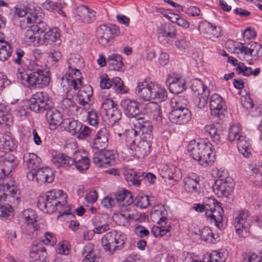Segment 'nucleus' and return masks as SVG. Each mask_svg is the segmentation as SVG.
I'll list each match as a JSON object with an SVG mask.
<instances>
[{"instance_id":"nucleus-1","label":"nucleus","mask_w":262,"mask_h":262,"mask_svg":"<svg viewBox=\"0 0 262 262\" xmlns=\"http://www.w3.org/2000/svg\"><path fill=\"white\" fill-rule=\"evenodd\" d=\"M23 68L26 72L27 82L30 89L42 88L49 84V71L45 66L39 64L34 60L27 59L23 61Z\"/></svg>"},{"instance_id":"nucleus-2","label":"nucleus","mask_w":262,"mask_h":262,"mask_svg":"<svg viewBox=\"0 0 262 262\" xmlns=\"http://www.w3.org/2000/svg\"><path fill=\"white\" fill-rule=\"evenodd\" d=\"M8 179L1 182L0 181V201L8 202L11 204L6 205H0V216L7 217L12 215L13 208L17 207L20 202V192L12 182L9 184Z\"/></svg>"},{"instance_id":"nucleus-3","label":"nucleus","mask_w":262,"mask_h":262,"mask_svg":"<svg viewBox=\"0 0 262 262\" xmlns=\"http://www.w3.org/2000/svg\"><path fill=\"white\" fill-rule=\"evenodd\" d=\"M193 209L199 212L205 211V215L211 223L220 229L223 228L224 210L222 204L215 199L207 198L204 204H194Z\"/></svg>"},{"instance_id":"nucleus-4","label":"nucleus","mask_w":262,"mask_h":262,"mask_svg":"<svg viewBox=\"0 0 262 262\" xmlns=\"http://www.w3.org/2000/svg\"><path fill=\"white\" fill-rule=\"evenodd\" d=\"M136 94L145 101H165L167 98V91L160 84L146 81L138 83L135 89Z\"/></svg>"},{"instance_id":"nucleus-5","label":"nucleus","mask_w":262,"mask_h":262,"mask_svg":"<svg viewBox=\"0 0 262 262\" xmlns=\"http://www.w3.org/2000/svg\"><path fill=\"white\" fill-rule=\"evenodd\" d=\"M67 195L60 190L47 192L46 197L39 196L38 207L46 213H51L57 210L67 203Z\"/></svg>"},{"instance_id":"nucleus-6","label":"nucleus","mask_w":262,"mask_h":262,"mask_svg":"<svg viewBox=\"0 0 262 262\" xmlns=\"http://www.w3.org/2000/svg\"><path fill=\"white\" fill-rule=\"evenodd\" d=\"M187 103V100L182 97L171 100V104L173 110L169 114V119L171 122L181 125L187 123L191 120V112L184 106Z\"/></svg>"},{"instance_id":"nucleus-7","label":"nucleus","mask_w":262,"mask_h":262,"mask_svg":"<svg viewBox=\"0 0 262 262\" xmlns=\"http://www.w3.org/2000/svg\"><path fill=\"white\" fill-rule=\"evenodd\" d=\"M14 16L20 19V27L25 29L27 25H31L33 20H39L44 17V14L39 7H28L24 4L19 3L14 8Z\"/></svg>"},{"instance_id":"nucleus-8","label":"nucleus","mask_w":262,"mask_h":262,"mask_svg":"<svg viewBox=\"0 0 262 262\" xmlns=\"http://www.w3.org/2000/svg\"><path fill=\"white\" fill-rule=\"evenodd\" d=\"M139 140L138 132L134 129L127 133L126 141L129 144L128 152L130 156L137 158H144L149 152L150 146L148 142L146 141H140L136 145V142Z\"/></svg>"},{"instance_id":"nucleus-9","label":"nucleus","mask_w":262,"mask_h":262,"mask_svg":"<svg viewBox=\"0 0 262 262\" xmlns=\"http://www.w3.org/2000/svg\"><path fill=\"white\" fill-rule=\"evenodd\" d=\"M126 236L123 233L116 231L106 233L102 238V246L108 254L112 255L117 250L123 249L125 243Z\"/></svg>"},{"instance_id":"nucleus-10","label":"nucleus","mask_w":262,"mask_h":262,"mask_svg":"<svg viewBox=\"0 0 262 262\" xmlns=\"http://www.w3.org/2000/svg\"><path fill=\"white\" fill-rule=\"evenodd\" d=\"M39 19V20H33L31 25H27L25 29L28 28L24 36L25 41L28 44H33L34 46H39L38 39L39 37V32L45 30L44 27H46L45 23Z\"/></svg>"},{"instance_id":"nucleus-11","label":"nucleus","mask_w":262,"mask_h":262,"mask_svg":"<svg viewBox=\"0 0 262 262\" xmlns=\"http://www.w3.org/2000/svg\"><path fill=\"white\" fill-rule=\"evenodd\" d=\"M251 223L248 211L245 209L239 210L235 219L236 232L242 237H247L249 235Z\"/></svg>"},{"instance_id":"nucleus-12","label":"nucleus","mask_w":262,"mask_h":262,"mask_svg":"<svg viewBox=\"0 0 262 262\" xmlns=\"http://www.w3.org/2000/svg\"><path fill=\"white\" fill-rule=\"evenodd\" d=\"M119 34V28L115 25L107 26L102 25L97 30L99 42L103 46L110 45L113 42V35L117 36Z\"/></svg>"},{"instance_id":"nucleus-13","label":"nucleus","mask_w":262,"mask_h":262,"mask_svg":"<svg viewBox=\"0 0 262 262\" xmlns=\"http://www.w3.org/2000/svg\"><path fill=\"white\" fill-rule=\"evenodd\" d=\"M46 93L42 92H37L33 97L27 101L30 109L36 113H43L45 112L49 103L51 102L47 99L45 96Z\"/></svg>"},{"instance_id":"nucleus-14","label":"nucleus","mask_w":262,"mask_h":262,"mask_svg":"<svg viewBox=\"0 0 262 262\" xmlns=\"http://www.w3.org/2000/svg\"><path fill=\"white\" fill-rule=\"evenodd\" d=\"M46 28L43 27L45 30L39 32L38 39L39 46L51 45L55 43V45H59L61 43L60 39V34L57 29H50L45 23Z\"/></svg>"},{"instance_id":"nucleus-15","label":"nucleus","mask_w":262,"mask_h":262,"mask_svg":"<svg viewBox=\"0 0 262 262\" xmlns=\"http://www.w3.org/2000/svg\"><path fill=\"white\" fill-rule=\"evenodd\" d=\"M234 184L233 180L227 177L225 179L216 180L212 186L214 193L219 197H227L233 191Z\"/></svg>"},{"instance_id":"nucleus-16","label":"nucleus","mask_w":262,"mask_h":262,"mask_svg":"<svg viewBox=\"0 0 262 262\" xmlns=\"http://www.w3.org/2000/svg\"><path fill=\"white\" fill-rule=\"evenodd\" d=\"M17 165L16 158L10 153H6L3 156H0V170L2 171L5 176H8L12 171L16 167ZM8 179V182H14L9 181L8 177H5L4 178H1L0 181L3 182V180ZM13 184V183H12Z\"/></svg>"},{"instance_id":"nucleus-17","label":"nucleus","mask_w":262,"mask_h":262,"mask_svg":"<svg viewBox=\"0 0 262 262\" xmlns=\"http://www.w3.org/2000/svg\"><path fill=\"white\" fill-rule=\"evenodd\" d=\"M234 50L245 55H250L254 57L262 56V46L256 42H251L247 46L241 42H236L234 45Z\"/></svg>"},{"instance_id":"nucleus-18","label":"nucleus","mask_w":262,"mask_h":262,"mask_svg":"<svg viewBox=\"0 0 262 262\" xmlns=\"http://www.w3.org/2000/svg\"><path fill=\"white\" fill-rule=\"evenodd\" d=\"M46 118L51 130H55L57 126H61L62 115L60 112L54 107L52 102L45 111Z\"/></svg>"},{"instance_id":"nucleus-19","label":"nucleus","mask_w":262,"mask_h":262,"mask_svg":"<svg viewBox=\"0 0 262 262\" xmlns=\"http://www.w3.org/2000/svg\"><path fill=\"white\" fill-rule=\"evenodd\" d=\"M100 86L103 89H108L112 87L117 93L120 94L127 93L128 90V88L124 85L122 80L118 77H114L112 80L101 77Z\"/></svg>"},{"instance_id":"nucleus-20","label":"nucleus","mask_w":262,"mask_h":262,"mask_svg":"<svg viewBox=\"0 0 262 262\" xmlns=\"http://www.w3.org/2000/svg\"><path fill=\"white\" fill-rule=\"evenodd\" d=\"M199 30L205 38L214 40L221 36V28L208 21H202L199 26Z\"/></svg>"},{"instance_id":"nucleus-21","label":"nucleus","mask_w":262,"mask_h":262,"mask_svg":"<svg viewBox=\"0 0 262 262\" xmlns=\"http://www.w3.org/2000/svg\"><path fill=\"white\" fill-rule=\"evenodd\" d=\"M120 106L123 109L125 115L129 118H142L140 117V108L139 103L129 99H124L120 102Z\"/></svg>"},{"instance_id":"nucleus-22","label":"nucleus","mask_w":262,"mask_h":262,"mask_svg":"<svg viewBox=\"0 0 262 262\" xmlns=\"http://www.w3.org/2000/svg\"><path fill=\"white\" fill-rule=\"evenodd\" d=\"M114 156L112 152L104 149L95 152L93 157L94 163L98 167L111 165L114 163Z\"/></svg>"},{"instance_id":"nucleus-23","label":"nucleus","mask_w":262,"mask_h":262,"mask_svg":"<svg viewBox=\"0 0 262 262\" xmlns=\"http://www.w3.org/2000/svg\"><path fill=\"white\" fill-rule=\"evenodd\" d=\"M110 137L109 130L106 127L101 128L97 132L92 147L96 150L105 149L108 145Z\"/></svg>"},{"instance_id":"nucleus-24","label":"nucleus","mask_w":262,"mask_h":262,"mask_svg":"<svg viewBox=\"0 0 262 262\" xmlns=\"http://www.w3.org/2000/svg\"><path fill=\"white\" fill-rule=\"evenodd\" d=\"M29 257L31 262H47L48 260L46 249L40 243L33 245Z\"/></svg>"},{"instance_id":"nucleus-25","label":"nucleus","mask_w":262,"mask_h":262,"mask_svg":"<svg viewBox=\"0 0 262 262\" xmlns=\"http://www.w3.org/2000/svg\"><path fill=\"white\" fill-rule=\"evenodd\" d=\"M212 145L209 143H206L204 141L202 148L201 149L203 151L200 160H199V163L207 167L211 166L214 162L215 155L212 150Z\"/></svg>"},{"instance_id":"nucleus-26","label":"nucleus","mask_w":262,"mask_h":262,"mask_svg":"<svg viewBox=\"0 0 262 262\" xmlns=\"http://www.w3.org/2000/svg\"><path fill=\"white\" fill-rule=\"evenodd\" d=\"M171 93L178 94L185 90V80L181 77H176L173 74L169 75L166 79Z\"/></svg>"},{"instance_id":"nucleus-27","label":"nucleus","mask_w":262,"mask_h":262,"mask_svg":"<svg viewBox=\"0 0 262 262\" xmlns=\"http://www.w3.org/2000/svg\"><path fill=\"white\" fill-rule=\"evenodd\" d=\"M138 127L141 133L142 141L148 142L152 138V125L151 122L144 118H138Z\"/></svg>"},{"instance_id":"nucleus-28","label":"nucleus","mask_w":262,"mask_h":262,"mask_svg":"<svg viewBox=\"0 0 262 262\" xmlns=\"http://www.w3.org/2000/svg\"><path fill=\"white\" fill-rule=\"evenodd\" d=\"M225 102L222 97L217 94H213L210 98V109L211 115L220 117L223 114V107Z\"/></svg>"},{"instance_id":"nucleus-29","label":"nucleus","mask_w":262,"mask_h":262,"mask_svg":"<svg viewBox=\"0 0 262 262\" xmlns=\"http://www.w3.org/2000/svg\"><path fill=\"white\" fill-rule=\"evenodd\" d=\"M22 216L28 225V230L32 233V236L36 235V231L38 226L36 224L37 215L34 210L28 209L25 210L22 213Z\"/></svg>"},{"instance_id":"nucleus-30","label":"nucleus","mask_w":262,"mask_h":262,"mask_svg":"<svg viewBox=\"0 0 262 262\" xmlns=\"http://www.w3.org/2000/svg\"><path fill=\"white\" fill-rule=\"evenodd\" d=\"M80 87L77 96V101L80 105L85 106L89 104L91 101V98L93 96V89L90 85H81Z\"/></svg>"},{"instance_id":"nucleus-31","label":"nucleus","mask_w":262,"mask_h":262,"mask_svg":"<svg viewBox=\"0 0 262 262\" xmlns=\"http://www.w3.org/2000/svg\"><path fill=\"white\" fill-rule=\"evenodd\" d=\"M77 16L85 24H90L95 20L96 12L84 6H80L77 9Z\"/></svg>"},{"instance_id":"nucleus-32","label":"nucleus","mask_w":262,"mask_h":262,"mask_svg":"<svg viewBox=\"0 0 262 262\" xmlns=\"http://www.w3.org/2000/svg\"><path fill=\"white\" fill-rule=\"evenodd\" d=\"M52 161L56 167L67 168L74 165V159L72 157L61 153L53 157Z\"/></svg>"},{"instance_id":"nucleus-33","label":"nucleus","mask_w":262,"mask_h":262,"mask_svg":"<svg viewBox=\"0 0 262 262\" xmlns=\"http://www.w3.org/2000/svg\"><path fill=\"white\" fill-rule=\"evenodd\" d=\"M167 211L165 207L161 205L155 206L150 214V217L154 222L161 224L162 223H166L167 220Z\"/></svg>"},{"instance_id":"nucleus-34","label":"nucleus","mask_w":262,"mask_h":262,"mask_svg":"<svg viewBox=\"0 0 262 262\" xmlns=\"http://www.w3.org/2000/svg\"><path fill=\"white\" fill-rule=\"evenodd\" d=\"M144 110L145 113L149 117L157 120L158 121L161 122L162 115L160 106L156 102H150L146 104Z\"/></svg>"},{"instance_id":"nucleus-35","label":"nucleus","mask_w":262,"mask_h":262,"mask_svg":"<svg viewBox=\"0 0 262 262\" xmlns=\"http://www.w3.org/2000/svg\"><path fill=\"white\" fill-rule=\"evenodd\" d=\"M61 127L64 128L72 135H75L82 127V123L77 120L67 118L62 120Z\"/></svg>"},{"instance_id":"nucleus-36","label":"nucleus","mask_w":262,"mask_h":262,"mask_svg":"<svg viewBox=\"0 0 262 262\" xmlns=\"http://www.w3.org/2000/svg\"><path fill=\"white\" fill-rule=\"evenodd\" d=\"M36 179L41 182L51 183L54 180L52 169L48 167L37 169L36 171Z\"/></svg>"},{"instance_id":"nucleus-37","label":"nucleus","mask_w":262,"mask_h":262,"mask_svg":"<svg viewBox=\"0 0 262 262\" xmlns=\"http://www.w3.org/2000/svg\"><path fill=\"white\" fill-rule=\"evenodd\" d=\"M23 160L27 168L32 170L38 169L41 163V159L33 153H26Z\"/></svg>"},{"instance_id":"nucleus-38","label":"nucleus","mask_w":262,"mask_h":262,"mask_svg":"<svg viewBox=\"0 0 262 262\" xmlns=\"http://www.w3.org/2000/svg\"><path fill=\"white\" fill-rule=\"evenodd\" d=\"M115 198L116 202L121 206H129L134 202L132 194L126 190L118 192L115 195Z\"/></svg>"},{"instance_id":"nucleus-39","label":"nucleus","mask_w":262,"mask_h":262,"mask_svg":"<svg viewBox=\"0 0 262 262\" xmlns=\"http://www.w3.org/2000/svg\"><path fill=\"white\" fill-rule=\"evenodd\" d=\"M235 144H236L238 151L245 157L249 158L251 155L250 152V144L249 140L245 136L243 135L237 139Z\"/></svg>"},{"instance_id":"nucleus-40","label":"nucleus","mask_w":262,"mask_h":262,"mask_svg":"<svg viewBox=\"0 0 262 262\" xmlns=\"http://www.w3.org/2000/svg\"><path fill=\"white\" fill-rule=\"evenodd\" d=\"M93 223L95 227L93 230L94 233L101 234L110 229L109 224L106 222L104 218L100 215L94 217Z\"/></svg>"},{"instance_id":"nucleus-41","label":"nucleus","mask_w":262,"mask_h":262,"mask_svg":"<svg viewBox=\"0 0 262 262\" xmlns=\"http://www.w3.org/2000/svg\"><path fill=\"white\" fill-rule=\"evenodd\" d=\"M10 111L8 105L0 102V124L9 125L12 122L13 119Z\"/></svg>"},{"instance_id":"nucleus-42","label":"nucleus","mask_w":262,"mask_h":262,"mask_svg":"<svg viewBox=\"0 0 262 262\" xmlns=\"http://www.w3.org/2000/svg\"><path fill=\"white\" fill-rule=\"evenodd\" d=\"M70 74H73V76L67 78L69 88L77 90L80 89V86L82 85V81L81 79V73L79 70L77 69H72L70 73Z\"/></svg>"},{"instance_id":"nucleus-43","label":"nucleus","mask_w":262,"mask_h":262,"mask_svg":"<svg viewBox=\"0 0 262 262\" xmlns=\"http://www.w3.org/2000/svg\"><path fill=\"white\" fill-rule=\"evenodd\" d=\"M203 143L204 141L203 140L198 142L194 140H192L187 146V150L189 152L190 156L192 159L197 161L200 160L201 157H199V151L201 150V148H202Z\"/></svg>"},{"instance_id":"nucleus-44","label":"nucleus","mask_w":262,"mask_h":262,"mask_svg":"<svg viewBox=\"0 0 262 262\" xmlns=\"http://www.w3.org/2000/svg\"><path fill=\"white\" fill-rule=\"evenodd\" d=\"M184 188L189 192H194L198 191L200 186L199 179L195 176L187 177L184 179Z\"/></svg>"},{"instance_id":"nucleus-45","label":"nucleus","mask_w":262,"mask_h":262,"mask_svg":"<svg viewBox=\"0 0 262 262\" xmlns=\"http://www.w3.org/2000/svg\"><path fill=\"white\" fill-rule=\"evenodd\" d=\"M107 63L111 70L116 71L120 70L123 66L121 56L116 54H113L108 57Z\"/></svg>"},{"instance_id":"nucleus-46","label":"nucleus","mask_w":262,"mask_h":262,"mask_svg":"<svg viewBox=\"0 0 262 262\" xmlns=\"http://www.w3.org/2000/svg\"><path fill=\"white\" fill-rule=\"evenodd\" d=\"M82 254L84 257L83 262H99L96 259V254L94 251V245L91 244H88L84 246Z\"/></svg>"},{"instance_id":"nucleus-47","label":"nucleus","mask_w":262,"mask_h":262,"mask_svg":"<svg viewBox=\"0 0 262 262\" xmlns=\"http://www.w3.org/2000/svg\"><path fill=\"white\" fill-rule=\"evenodd\" d=\"M144 174V172L137 173L134 170L130 169L125 172L124 176L127 182H130L134 185L139 186Z\"/></svg>"},{"instance_id":"nucleus-48","label":"nucleus","mask_w":262,"mask_h":262,"mask_svg":"<svg viewBox=\"0 0 262 262\" xmlns=\"http://www.w3.org/2000/svg\"><path fill=\"white\" fill-rule=\"evenodd\" d=\"M204 131L210 136L214 144L219 145L221 142V131L218 130L214 125L205 126Z\"/></svg>"},{"instance_id":"nucleus-49","label":"nucleus","mask_w":262,"mask_h":262,"mask_svg":"<svg viewBox=\"0 0 262 262\" xmlns=\"http://www.w3.org/2000/svg\"><path fill=\"white\" fill-rule=\"evenodd\" d=\"M12 47L10 43L6 41L0 40V60L5 61L11 56Z\"/></svg>"},{"instance_id":"nucleus-50","label":"nucleus","mask_w":262,"mask_h":262,"mask_svg":"<svg viewBox=\"0 0 262 262\" xmlns=\"http://www.w3.org/2000/svg\"><path fill=\"white\" fill-rule=\"evenodd\" d=\"M158 32L164 37L173 38L176 36V29L172 25L161 24L158 27Z\"/></svg>"},{"instance_id":"nucleus-51","label":"nucleus","mask_w":262,"mask_h":262,"mask_svg":"<svg viewBox=\"0 0 262 262\" xmlns=\"http://www.w3.org/2000/svg\"><path fill=\"white\" fill-rule=\"evenodd\" d=\"M243 136L241 133V128L239 125H232L229 128L227 140L230 143H235L237 139Z\"/></svg>"},{"instance_id":"nucleus-52","label":"nucleus","mask_w":262,"mask_h":262,"mask_svg":"<svg viewBox=\"0 0 262 262\" xmlns=\"http://www.w3.org/2000/svg\"><path fill=\"white\" fill-rule=\"evenodd\" d=\"M200 232L202 240L210 243H214L219 237L218 234L213 233L210 228L208 227H204Z\"/></svg>"},{"instance_id":"nucleus-53","label":"nucleus","mask_w":262,"mask_h":262,"mask_svg":"<svg viewBox=\"0 0 262 262\" xmlns=\"http://www.w3.org/2000/svg\"><path fill=\"white\" fill-rule=\"evenodd\" d=\"M45 8L50 11H56L58 14L66 16L65 13L62 10V5L61 3L54 2L53 1H47L44 4Z\"/></svg>"},{"instance_id":"nucleus-54","label":"nucleus","mask_w":262,"mask_h":262,"mask_svg":"<svg viewBox=\"0 0 262 262\" xmlns=\"http://www.w3.org/2000/svg\"><path fill=\"white\" fill-rule=\"evenodd\" d=\"M191 89L195 95H202L206 92H209L206 89L203 82L198 79H195L192 81Z\"/></svg>"},{"instance_id":"nucleus-55","label":"nucleus","mask_w":262,"mask_h":262,"mask_svg":"<svg viewBox=\"0 0 262 262\" xmlns=\"http://www.w3.org/2000/svg\"><path fill=\"white\" fill-rule=\"evenodd\" d=\"M209 92H206L202 95H195L194 103L198 108L202 109L206 106Z\"/></svg>"},{"instance_id":"nucleus-56","label":"nucleus","mask_w":262,"mask_h":262,"mask_svg":"<svg viewBox=\"0 0 262 262\" xmlns=\"http://www.w3.org/2000/svg\"><path fill=\"white\" fill-rule=\"evenodd\" d=\"M134 203L137 207L145 208L149 205L148 197L143 193H139L136 196Z\"/></svg>"},{"instance_id":"nucleus-57","label":"nucleus","mask_w":262,"mask_h":262,"mask_svg":"<svg viewBox=\"0 0 262 262\" xmlns=\"http://www.w3.org/2000/svg\"><path fill=\"white\" fill-rule=\"evenodd\" d=\"M105 115L110 120V122L113 123L119 121L121 118V113L117 107L108 111Z\"/></svg>"},{"instance_id":"nucleus-58","label":"nucleus","mask_w":262,"mask_h":262,"mask_svg":"<svg viewBox=\"0 0 262 262\" xmlns=\"http://www.w3.org/2000/svg\"><path fill=\"white\" fill-rule=\"evenodd\" d=\"M71 90L72 89L69 88L67 92V97L63 98L61 101L62 107L63 109H68L70 111H72V108L77 107L76 103L71 98L68 97L69 96V93Z\"/></svg>"},{"instance_id":"nucleus-59","label":"nucleus","mask_w":262,"mask_h":262,"mask_svg":"<svg viewBox=\"0 0 262 262\" xmlns=\"http://www.w3.org/2000/svg\"><path fill=\"white\" fill-rule=\"evenodd\" d=\"M212 262H225L227 259V254L226 252L213 251L210 253Z\"/></svg>"},{"instance_id":"nucleus-60","label":"nucleus","mask_w":262,"mask_h":262,"mask_svg":"<svg viewBox=\"0 0 262 262\" xmlns=\"http://www.w3.org/2000/svg\"><path fill=\"white\" fill-rule=\"evenodd\" d=\"M1 144L0 148L6 150H12L14 148V144L13 141L8 136H4Z\"/></svg>"},{"instance_id":"nucleus-61","label":"nucleus","mask_w":262,"mask_h":262,"mask_svg":"<svg viewBox=\"0 0 262 262\" xmlns=\"http://www.w3.org/2000/svg\"><path fill=\"white\" fill-rule=\"evenodd\" d=\"M243 262H262V258L255 253H246L243 255Z\"/></svg>"},{"instance_id":"nucleus-62","label":"nucleus","mask_w":262,"mask_h":262,"mask_svg":"<svg viewBox=\"0 0 262 262\" xmlns=\"http://www.w3.org/2000/svg\"><path fill=\"white\" fill-rule=\"evenodd\" d=\"M236 71L238 74H242L244 76H249L251 75L252 69L251 68L246 67L242 62H239L237 67Z\"/></svg>"},{"instance_id":"nucleus-63","label":"nucleus","mask_w":262,"mask_h":262,"mask_svg":"<svg viewBox=\"0 0 262 262\" xmlns=\"http://www.w3.org/2000/svg\"><path fill=\"white\" fill-rule=\"evenodd\" d=\"M167 176H165V178L167 177L169 180H172L174 181H177L179 179L178 176L179 170L178 168L172 167L167 169Z\"/></svg>"},{"instance_id":"nucleus-64","label":"nucleus","mask_w":262,"mask_h":262,"mask_svg":"<svg viewBox=\"0 0 262 262\" xmlns=\"http://www.w3.org/2000/svg\"><path fill=\"white\" fill-rule=\"evenodd\" d=\"M87 117L89 119L90 124L91 125L96 126L98 125L99 123L98 116L96 111L91 110V111H89L88 113Z\"/></svg>"}]
</instances>
